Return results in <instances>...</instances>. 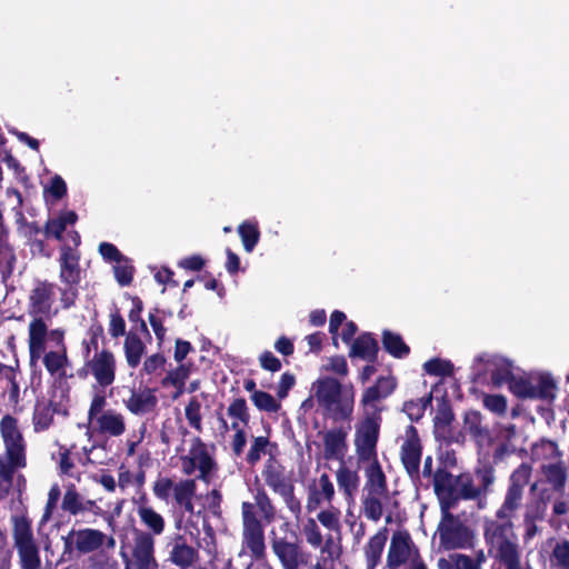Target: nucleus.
I'll list each match as a JSON object with an SVG mask.
<instances>
[{"label":"nucleus","instance_id":"obj_1","mask_svg":"<svg viewBox=\"0 0 569 569\" xmlns=\"http://www.w3.org/2000/svg\"><path fill=\"white\" fill-rule=\"evenodd\" d=\"M531 477V467L521 463L509 478L503 501L496 511V519H488L483 526V538L488 552L506 569H523L518 537L512 520L523 507L525 489Z\"/></svg>","mask_w":569,"mask_h":569},{"label":"nucleus","instance_id":"obj_2","mask_svg":"<svg viewBox=\"0 0 569 569\" xmlns=\"http://www.w3.org/2000/svg\"><path fill=\"white\" fill-rule=\"evenodd\" d=\"M54 303V284L48 281H37L28 297V315L31 321L28 326V336L32 353L36 357L42 349V341L48 338L50 320L57 311H52Z\"/></svg>","mask_w":569,"mask_h":569},{"label":"nucleus","instance_id":"obj_3","mask_svg":"<svg viewBox=\"0 0 569 569\" xmlns=\"http://www.w3.org/2000/svg\"><path fill=\"white\" fill-rule=\"evenodd\" d=\"M311 399H316L325 413L333 420H345L353 411L352 390L343 389L341 383L330 377H321L311 386Z\"/></svg>","mask_w":569,"mask_h":569},{"label":"nucleus","instance_id":"obj_4","mask_svg":"<svg viewBox=\"0 0 569 569\" xmlns=\"http://www.w3.org/2000/svg\"><path fill=\"white\" fill-rule=\"evenodd\" d=\"M365 485L361 495V512L372 521L378 522L388 511L391 502V492L388 488L387 477L382 467L363 469Z\"/></svg>","mask_w":569,"mask_h":569},{"label":"nucleus","instance_id":"obj_5","mask_svg":"<svg viewBox=\"0 0 569 569\" xmlns=\"http://www.w3.org/2000/svg\"><path fill=\"white\" fill-rule=\"evenodd\" d=\"M63 340L64 330H49L48 338L43 339L42 349L36 357V355L32 353L30 337L28 336L30 365L36 366L39 360H42L44 368L52 377L59 379L66 378L70 361Z\"/></svg>","mask_w":569,"mask_h":569},{"label":"nucleus","instance_id":"obj_6","mask_svg":"<svg viewBox=\"0 0 569 569\" xmlns=\"http://www.w3.org/2000/svg\"><path fill=\"white\" fill-rule=\"evenodd\" d=\"M0 435L4 446V455L0 465L13 469H23L27 466V443L19 428L18 420L6 415L0 420Z\"/></svg>","mask_w":569,"mask_h":569},{"label":"nucleus","instance_id":"obj_7","mask_svg":"<svg viewBox=\"0 0 569 569\" xmlns=\"http://www.w3.org/2000/svg\"><path fill=\"white\" fill-rule=\"evenodd\" d=\"M80 256L70 246L63 244L59 256V279L63 284L60 291V302L64 309L72 307L78 298V284L81 279L79 266Z\"/></svg>","mask_w":569,"mask_h":569},{"label":"nucleus","instance_id":"obj_8","mask_svg":"<svg viewBox=\"0 0 569 569\" xmlns=\"http://www.w3.org/2000/svg\"><path fill=\"white\" fill-rule=\"evenodd\" d=\"M264 483L278 496L281 497L288 510L296 519L302 512L300 499L296 496V487L292 478L288 476L284 468L273 461H268L261 472Z\"/></svg>","mask_w":569,"mask_h":569},{"label":"nucleus","instance_id":"obj_9","mask_svg":"<svg viewBox=\"0 0 569 569\" xmlns=\"http://www.w3.org/2000/svg\"><path fill=\"white\" fill-rule=\"evenodd\" d=\"M381 418L363 416L356 426L355 450L359 463H367L363 469L381 467L377 456Z\"/></svg>","mask_w":569,"mask_h":569},{"label":"nucleus","instance_id":"obj_10","mask_svg":"<svg viewBox=\"0 0 569 569\" xmlns=\"http://www.w3.org/2000/svg\"><path fill=\"white\" fill-rule=\"evenodd\" d=\"M12 538L21 569H41L39 548L36 543L31 521L26 516L12 517Z\"/></svg>","mask_w":569,"mask_h":569},{"label":"nucleus","instance_id":"obj_11","mask_svg":"<svg viewBox=\"0 0 569 569\" xmlns=\"http://www.w3.org/2000/svg\"><path fill=\"white\" fill-rule=\"evenodd\" d=\"M180 461L186 476H191L198 470V478L206 483L211 482L217 471V462L208 446L199 437H193L190 440V448L186 455L180 457Z\"/></svg>","mask_w":569,"mask_h":569},{"label":"nucleus","instance_id":"obj_12","mask_svg":"<svg viewBox=\"0 0 569 569\" xmlns=\"http://www.w3.org/2000/svg\"><path fill=\"white\" fill-rule=\"evenodd\" d=\"M441 512L442 518L438 527L440 547L445 550L472 548L476 539L473 531L449 510Z\"/></svg>","mask_w":569,"mask_h":569},{"label":"nucleus","instance_id":"obj_13","mask_svg":"<svg viewBox=\"0 0 569 569\" xmlns=\"http://www.w3.org/2000/svg\"><path fill=\"white\" fill-rule=\"evenodd\" d=\"M242 545L251 556L260 560L266 556L264 530L252 502L241 505Z\"/></svg>","mask_w":569,"mask_h":569},{"label":"nucleus","instance_id":"obj_14","mask_svg":"<svg viewBox=\"0 0 569 569\" xmlns=\"http://www.w3.org/2000/svg\"><path fill=\"white\" fill-rule=\"evenodd\" d=\"M156 539L151 533L134 530L129 547L130 555L122 552L124 569H158L154 556Z\"/></svg>","mask_w":569,"mask_h":569},{"label":"nucleus","instance_id":"obj_15","mask_svg":"<svg viewBox=\"0 0 569 569\" xmlns=\"http://www.w3.org/2000/svg\"><path fill=\"white\" fill-rule=\"evenodd\" d=\"M420 561L422 558L410 533L406 530H396L388 547L387 567L389 569H399L405 566L409 568Z\"/></svg>","mask_w":569,"mask_h":569},{"label":"nucleus","instance_id":"obj_16","mask_svg":"<svg viewBox=\"0 0 569 569\" xmlns=\"http://www.w3.org/2000/svg\"><path fill=\"white\" fill-rule=\"evenodd\" d=\"M116 369L114 355L110 350L102 349L96 351L92 358L86 361L82 371L92 376L100 388H107L116 380Z\"/></svg>","mask_w":569,"mask_h":569},{"label":"nucleus","instance_id":"obj_17","mask_svg":"<svg viewBox=\"0 0 569 569\" xmlns=\"http://www.w3.org/2000/svg\"><path fill=\"white\" fill-rule=\"evenodd\" d=\"M306 493V509L308 512H313L332 503L336 488L329 475L323 472L308 482Z\"/></svg>","mask_w":569,"mask_h":569},{"label":"nucleus","instance_id":"obj_18","mask_svg":"<svg viewBox=\"0 0 569 569\" xmlns=\"http://www.w3.org/2000/svg\"><path fill=\"white\" fill-rule=\"evenodd\" d=\"M395 388L396 382L389 377H381L377 380L375 386L369 387L363 392L361 399L363 416L381 418L380 413L382 408L379 406V402L391 395Z\"/></svg>","mask_w":569,"mask_h":569},{"label":"nucleus","instance_id":"obj_19","mask_svg":"<svg viewBox=\"0 0 569 569\" xmlns=\"http://www.w3.org/2000/svg\"><path fill=\"white\" fill-rule=\"evenodd\" d=\"M421 443L418 431L413 426H408L401 445L400 457L402 465L410 477H418L421 461Z\"/></svg>","mask_w":569,"mask_h":569},{"label":"nucleus","instance_id":"obj_20","mask_svg":"<svg viewBox=\"0 0 569 569\" xmlns=\"http://www.w3.org/2000/svg\"><path fill=\"white\" fill-rule=\"evenodd\" d=\"M88 430L92 435H101L111 438H119L127 430L126 417L116 409H108L102 416L88 422Z\"/></svg>","mask_w":569,"mask_h":569},{"label":"nucleus","instance_id":"obj_21","mask_svg":"<svg viewBox=\"0 0 569 569\" xmlns=\"http://www.w3.org/2000/svg\"><path fill=\"white\" fill-rule=\"evenodd\" d=\"M167 547V560L180 569L192 567L199 558L198 549L189 545L182 535L173 536Z\"/></svg>","mask_w":569,"mask_h":569},{"label":"nucleus","instance_id":"obj_22","mask_svg":"<svg viewBox=\"0 0 569 569\" xmlns=\"http://www.w3.org/2000/svg\"><path fill=\"white\" fill-rule=\"evenodd\" d=\"M271 549L283 569H298L301 565L307 563V556L299 545L284 538H274L271 541Z\"/></svg>","mask_w":569,"mask_h":569},{"label":"nucleus","instance_id":"obj_23","mask_svg":"<svg viewBox=\"0 0 569 569\" xmlns=\"http://www.w3.org/2000/svg\"><path fill=\"white\" fill-rule=\"evenodd\" d=\"M433 487L441 506V511L453 508L457 502V476L439 469L433 475Z\"/></svg>","mask_w":569,"mask_h":569},{"label":"nucleus","instance_id":"obj_24","mask_svg":"<svg viewBox=\"0 0 569 569\" xmlns=\"http://www.w3.org/2000/svg\"><path fill=\"white\" fill-rule=\"evenodd\" d=\"M156 391L150 388L131 390L128 398L123 399L126 409L134 416H144L156 410L158 406Z\"/></svg>","mask_w":569,"mask_h":569},{"label":"nucleus","instance_id":"obj_25","mask_svg":"<svg viewBox=\"0 0 569 569\" xmlns=\"http://www.w3.org/2000/svg\"><path fill=\"white\" fill-rule=\"evenodd\" d=\"M323 458L345 462L348 450L347 431L343 428H332L322 435Z\"/></svg>","mask_w":569,"mask_h":569},{"label":"nucleus","instance_id":"obj_26","mask_svg":"<svg viewBox=\"0 0 569 569\" xmlns=\"http://www.w3.org/2000/svg\"><path fill=\"white\" fill-rule=\"evenodd\" d=\"M68 539L78 552L90 553L104 545L106 535L100 530L86 528L70 531Z\"/></svg>","mask_w":569,"mask_h":569},{"label":"nucleus","instance_id":"obj_27","mask_svg":"<svg viewBox=\"0 0 569 569\" xmlns=\"http://www.w3.org/2000/svg\"><path fill=\"white\" fill-rule=\"evenodd\" d=\"M476 361L485 363V370L490 372L495 387H500L512 378L511 363L500 356L481 355Z\"/></svg>","mask_w":569,"mask_h":569},{"label":"nucleus","instance_id":"obj_28","mask_svg":"<svg viewBox=\"0 0 569 569\" xmlns=\"http://www.w3.org/2000/svg\"><path fill=\"white\" fill-rule=\"evenodd\" d=\"M61 508L71 516H79L86 512H91L98 516L101 511L100 507L97 506L96 501L84 499L76 489L74 486L67 488Z\"/></svg>","mask_w":569,"mask_h":569},{"label":"nucleus","instance_id":"obj_29","mask_svg":"<svg viewBox=\"0 0 569 569\" xmlns=\"http://www.w3.org/2000/svg\"><path fill=\"white\" fill-rule=\"evenodd\" d=\"M509 388L517 397L520 398H548L552 395L555 385L549 378H541L540 389L537 390L528 380L511 378L509 381Z\"/></svg>","mask_w":569,"mask_h":569},{"label":"nucleus","instance_id":"obj_30","mask_svg":"<svg viewBox=\"0 0 569 569\" xmlns=\"http://www.w3.org/2000/svg\"><path fill=\"white\" fill-rule=\"evenodd\" d=\"M137 515L139 517L140 523L146 528L144 531L151 533L153 539L164 532V517L154 510L151 506H149L146 500H142L138 503Z\"/></svg>","mask_w":569,"mask_h":569},{"label":"nucleus","instance_id":"obj_31","mask_svg":"<svg viewBox=\"0 0 569 569\" xmlns=\"http://www.w3.org/2000/svg\"><path fill=\"white\" fill-rule=\"evenodd\" d=\"M339 490L348 502H353L360 486L358 471L351 469L346 462L340 463L335 472Z\"/></svg>","mask_w":569,"mask_h":569},{"label":"nucleus","instance_id":"obj_32","mask_svg":"<svg viewBox=\"0 0 569 569\" xmlns=\"http://www.w3.org/2000/svg\"><path fill=\"white\" fill-rule=\"evenodd\" d=\"M487 560L488 557L485 550L480 549L476 551L473 556L453 553L450 556L449 560L439 559L438 566L440 569L449 568L450 565L452 566V569H482Z\"/></svg>","mask_w":569,"mask_h":569},{"label":"nucleus","instance_id":"obj_33","mask_svg":"<svg viewBox=\"0 0 569 569\" xmlns=\"http://www.w3.org/2000/svg\"><path fill=\"white\" fill-rule=\"evenodd\" d=\"M388 539L387 529H380L369 538L363 546L366 569H376L381 561V556Z\"/></svg>","mask_w":569,"mask_h":569},{"label":"nucleus","instance_id":"obj_34","mask_svg":"<svg viewBox=\"0 0 569 569\" xmlns=\"http://www.w3.org/2000/svg\"><path fill=\"white\" fill-rule=\"evenodd\" d=\"M546 512V505L541 500L533 499L526 505V511L523 515V541L531 540L538 532L536 522L542 520Z\"/></svg>","mask_w":569,"mask_h":569},{"label":"nucleus","instance_id":"obj_35","mask_svg":"<svg viewBox=\"0 0 569 569\" xmlns=\"http://www.w3.org/2000/svg\"><path fill=\"white\" fill-rule=\"evenodd\" d=\"M378 351L377 341L369 335L365 333L358 337L350 350V357H358L367 361H373Z\"/></svg>","mask_w":569,"mask_h":569},{"label":"nucleus","instance_id":"obj_36","mask_svg":"<svg viewBox=\"0 0 569 569\" xmlns=\"http://www.w3.org/2000/svg\"><path fill=\"white\" fill-rule=\"evenodd\" d=\"M77 218L78 217L74 211H64L58 217L49 219L44 227L46 236L61 240L63 231H66L68 226H73Z\"/></svg>","mask_w":569,"mask_h":569},{"label":"nucleus","instance_id":"obj_37","mask_svg":"<svg viewBox=\"0 0 569 569\" xmlns=\"http://www.w3.org/2000/svg\"><path fill=\"white\" fill-rule=\"evenodd\" d=\"M126 361L132 369L137 368L146 351V346L142 340L132 332H129L123 343Z\"/></svg>","mask_w":569,"mask_h":569},{"label":"nucleus","instance_id":"obj_38","mask_svg":"<svg viewBox=\"0 0 569 569\" xmlns=\"http://www.w3.org/2000/svg\"><path fill=\"white\" fill-rule=\"evenodd\" d=\"M54 410L47 401H38L34 406L32 426L34 432H42L50 428L53 422Z\"/></svg>","mask_w":569,"mask_h":569},{"label":"nucleus","instance_id":"obj_39","mask_svg":"<svg viewBox=\"0 0 569 569\" xmlns=\"http://www.w3.org/2000/svg\"><path fill=\"white\" fill-rule=\"evenodd\" d=\"M453 420V413L447 402H442L437 407L433 418L435 435L437 438L447 440L449 438V427Z\"/></svg>","mask_w":569,"mask_h":569},{"label":"nucleus","instance_id":"obj_40","mask_svg":"<svg viewBox=\"0 0 569 569\" xmlns=\"http://www.w3.org/2000/svg\"><path fill=\"white\" fill-rule=\"evenodd\" d=\"M542 472L546 476L547 481L553 488V490H563L567 481V471L561 461L545 465L542 467Z\"/></svg>","mask_w":569,"mask_h":569},{"label":"nucleus","instance_id":"obj_41","mask_svg":"<svg viewBox=\"0 0 569 569\" xmlns=\"http://www.w3.org/2000/svg\"><path fill=\"white\" fill-rule=\"evenodd\" d=\"M197 491V483L193 479H181L177 481V485L172 492L174 506L178 507L189 499H193Z\"/></svg>","mask_w":569,"mask_h":569},{"label":"nucleus","instance_id":"obj_42","mask_svg":"<svg viewBox=\"0 0 569 569\" xmlns=\"http://www.w3.org/2000/svg\"><path fill=\"white\" fill-rule=\"evenodd\" d=\"M254 508L257 507L267 522H271L276 517V508L262 487L254 491Z\"/></svg>","mask_w":569,"mask_h":569},{"label":"nucleus","instance_id":"obj_43","mask_svg":"<svg viewBox=\"0 0 569 569\" xmlns=\"http://www.w3.org/2000/svg\"><path fill=\"white\" fill-rule=\"evenodd\" d=\"M550 565L556 569H569V540L555 543L550 553Z\"/></svg>","mask_w":569,"mask_h":569},{"label":"nucleus","instance_id":"obj_44","mask_svg":"<svg viewBox=\"0 0 569 569\" xmlns=\"http://www.w3.org/2000/svg\"><path fill=\"white\" fill-rule=\"evenodd\" d=\"M457 500L463 499H476L482 496V490L478 488L472 478L469 475L457 476Z\"/></svg>","mask_w":569,"mask_h":569},{"label":"nucleus","instance_id":"obj_45","mask_svg":"<svg viewBox=\"0 0 569 569\" xmlns=\"http://www.w3.org/2000/svg\"><path fill=\"white\" fill-rule=\"evenodd\" d=\"M383 347L392 356L401 358L409 353L408 346L402 341L401 337L390 331L383 332Z\"/></svg>","mask_w":569,"mask_h":569},{"label":"nucleus","instance_id":"obj_46","mask_svg":"<svg viewBox=\"0 0 569 569\" xmlns=\"http://www.w3.org/2000/svg\"><path fill=\"white\" fill-rule=\"evenodd\" d=\"M186 419L190 427L198 432L202 431L201 402L198 397H192L184 408Z\"/></svg>","mask_w":569,"mask_h":569},{"label":"nucleus","instance_id":"obj_47","mask_svg":"<svg viewBox=\"0 0 569 569\" xmlns=\"http://www.w3.org/2000/svg\"><path fill=\"white\" fill-rule=\"evenodd\" d=\"M238 232L246 251L251 252L258 243L260 236L257 226L251 222H243L239 226Z\"/></svg>","mask_w":569,"mask_h":569},{"label":"nucleus","instance_id":"obj_48","mask_svg":"<svg viewBox=\"0 0 569 569\" xmlns=\"http://www.w3.org/2000/svg\"><path fill=\"white\" fill-rule=\"evenodd\" d=\"M326 507L317 515V520L329 530H338L340 527V510L332 507V503Z\"/></svg>","mask_w":569,"mask_h":569},{"label":"nucleus","instance_id":"obj_49","mask_svg":"<svg viewBox=\"0 0 569 569\" xmlns=\"http://www.w3.org/2000/svg\"><path fill=\"white\" fill-rule=\"evenodd\" d=\"M250 398L259 410L277 412L280 409V403L268 392L254 391Z\"/></svg>","mask_w":569,"mask_h":569},{"label":"nucleus","instance_id":"obj_50","mask_svg":"<svg viewBox=\"0 0 569 569\" xmlns=\"http://www.w3.org/2000/svg\"><path fill=\"white\" fill-rule=\"evenodd\" d=\"M423 369L431 376L446 377L453 373V365L450 361L437 358L425 362Z\"/></svg>","mask_w":569,"mask_h":569},{"label":"nucleus","instance_id":"obj_51","mask_svg":"<svg viewBox=\"0 0 569 569\" xmlns=\"http://www.w3.org/2000/svg\"><path fill=\"white\" fill-rule=\"evenodd\" d=\"M107 403L106 395L100 390L94 391L88 410V422L108 412Z\"/></svg>","mask_w":569,"mask_h":569},{"label":"nucleus","instance_id":"obj_52","mask_svg":"<svg viewBox=\"0 0 569 569\" xmlns=\"http://www.w3.org/2000/svg\"><path fill=\"white\" fill-rule=\"evenodd\" d=\"M189 368L184 365H180L167 373L162 380V386L181 387V385H186V380L189 378Z\"/></svg>","mask_w":569,"mask_h":569},{"label":"nucleus","instance_id":"obj_53","mask_svg":"<svg viewBox=\"0 0 569 569\" xmlns=\"http://www.w3.org/2000/svg\"><path fill=\"white\" fill-rule=\"evenodd\" d=\"M177 482L168 477L158 478L152 486L153 495L162 501H168L170 495H172Z\"/></svg>","mask_w":569,"mask_h":569},{"label":"nucleus","instance_id":"obj_54","mask_svg":"<svg viewBox=\"0 0 569 569\" xmlns=\"http://www.w3.org/2000/svg\"><path fill=\"white\" fill-rule=\"evenodd\" d=\"M302 532L306 537L307 542L313 547L318 548L322 543V535L320 529L313 518H309L303 525Z\"/></svg>","mask_w":569,"mask_h":569},{"label":"nucleus","instance_id":"obj_55","mask_svg":"<svg viewBox=\"0 0 569 569\" xmlns=\"http://www.w3.org/2000/svg\"><path fill=\"white\" fill-rule=\"evenodd\" d=\"M269 446V440L267 437H256L250 446V449L247 455V460L249 463H257L262 455L266 453L267 447Z\"/></svg>","mask_w":569,"mask_h":569},{"label":"nucleus","instance_id":"obj_56","mask_svg":"<svg viewBox=\"0 0 569 569\" xmlns=\"http://www.w3.org/2000/svg\"><path fill=\"white\" fill-rule=\"evenodd\" d=\"M430 400L423 398L417 400H409L403 403V412L411 421H418L425 412V409Z\"/></svg>","mask_w":569,"mask_h":569},{"label":"nucleus","instance_id":"obj_57","mask_svg":"<svg viewBox=\"0 0 569 569\" xmlns=\"http://www.w3.org/2000/svg\"><path fill=\"white\" fill-rule=\"evenodd\" d=\"M476 476L480 481V486L478 488L482 490V495H486L496 480L493 468L488 465H483L477 468Z\"/></svg>","mask_w":569,"mask_h":569},{"label":"nucleus","instance_id":"obj_58","mask_svg":"<svg viewBox=\"0 0 569 569\" xmlns=\"http://www.w3.org/2000/svg\"><path fill=\"white\" fill-rule=\"evenodd\" d=\"M17 469L0 465V500L9 493Z\"/></svg>","mask_w":569,"mask_h":569},{"label":"nucleus","instance_id":"obj_59","mask_svg":"<svg viewBox=\"0 0 569 569\" xmlns=\"http://www.w3.org/2000/svg\"><path fill=\"white\" fill-rule=\"evenodd\" d=\"M483 406L493 413L503 415L507 410V400L501 395H486Z\"/></svg>","mask_w":569,"mask_h":569},{"label":"nucleus","instance_id":"obj_60","mask_svg":"<svg viewBox=\"0 0 569 569\" xmlns=\"http://www.w3.org/2000/svg\"><path fill=\"white\" fill-rule=\"evenodd\" d=\"M325 371L333 372L341 377H346L348 375V365L343 357L337 356L331 357L327 360V362L322 366Z\"/></svg>","mask_w":569,"mask_h":569},{"label":"nucleus","instance_id":"obj_61","mask_svg":"<svg viewBox=\"0 0 569 569\" xmlns=\"http://www.w3.org/2000/svg\"><path fill=\"white\" fill-rule=\"evenodd\" d=\"M228 415L240 420L243 423H247L249 420V415L246 400L239 398L232 401V403L228 407Z\"/></svg>","mask_w":569,"mask_h":569},{"label":"nucleus","instance_id":"obj_62","mask_svg":"<svg viewBox=\"0 0 569 569\" xmlns=\"http://www.w3.org/2000/svg\"><path fill=\"white\" fill-rule=\"evenodd\" d=\"M113 270L114 276L121 286H127L131 282L133 268L127 262H122L121 259L118 260Z\"/></svg>","mask_w":569,"mask_h":569},{"label":"nucleus","instance_id":"obj_63","mask_svg":"<svg viewBox=\"0 0 569 569\" xmlns=\"http://www.w3.org/2000/svg\"><path fill=\"white\" fill-rule=\"evenodd\" d=\"M59 498H60V488L58 485H53L50 488L49 493H48L46 509H44V512H43V516L41 519L42 522H47L51 518L52 511L56 508Z\"/></svg>","mask_w":569,"mask_h":569},{"label":"nucleus","instance_id":"obj_64","mask_svg":"<svg viewBox=\"0 0 569 569\" xmlns=\"http://www.w3.org/2000/svg\"><path fill=\"white\" fill-rule=\"evenodd\" d=\"M109 333L113 338L121 337L126 333L124 319L118 311L110 315Z\"/></svg>","mask_w":569,"mask_h":569}]
</instances>
